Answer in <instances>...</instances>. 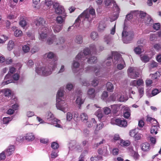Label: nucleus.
<instances>
[{
  "mask_svg": "<svg viewBox=\"0 0 161 161\" xmlns=\"http://www.w3.org/2000/svg\"><path fill=\"white\" fill-rule=\"evenodd\" d=\"M63 17L61 16H58L56 18L57 23L59 24H61L64 22V18L65 16H63Z\"/></svg>",
  "mask_w": 161,
  "mask_h": 161,
  "instance_id": "a18cd8bd",
  "label": "nucleus"
},
{
  "mask_svg": "<svg viewBox=\"0 0 161 161\" xmlns=\"http://www.w3.org/2000/svg\"><path fill=\"white\" fill-rule=\"evenodd\" d=\"M136 11V16H137V14H138L139 16L141 19H143L144 18H145L147 14L145 12L143 11Z\"/></svg>",
  "mask_w": 161,
  "mask_h": 161,
  "instance_id": "79ce46f5",
  "label": "nucleus"
},
{
  "mask_svg": "<svg viewBox=\"0 0 161 161\" xmlns=\"http://www.w3.org/2000/svg\"><path fill=\"white\" fill-rule=\"evenodd\" d=\"M51 147L53 149H57L59 147L58 144V143L53 142L52 143Z\"/></svg>",
  "mask_w": 161,
  "mask_h": 161,
  "instance_id": "0e129e2a",
  "label": "nucleus"
},
{
  "mask_svg": "<svg viewBox=\"0 0 161 161\" xmlns=\"http://www.w3.org/2000/svg\"><path fill=\"white\" fill-rule=\"evenodd\" d=\"M80 118L81 121L84 122L87 121L88 119V115L85 113H82L80 114Z\"/></svg>",
  "mask_w": 161,
  "mask_h": 161,
  "instance_id": "473e14b6",
  "label": "nucleus"
},
{
  "mask_svg": "<svg viewBox=\"0 0 161 161\" xmlns=\"http://www.w3.org/2000/svg\"><path fill=\"white\" fill-rule=\"evenodd\" d=\"M115 1L114 0H106L105 1V6L108 8L111 4L113 5L115 3Z\"/></svg>",
  "mask_w": 161,
  "mask_h": 161,
  "instance_id": "de8ad7c7",
  "label": "nucleus"
},
{
  "mask_svg": "<svg viewBox=\"0 0 161 161\" xmlns=\"http://www.w3.org/2000/svg\"><path fill=\"white\" fill-rule=\"evenodd\" d=\"M95 115L98 118L99 120L101 119L103 117V114L101 109H99L95 113Z\"/></svg>",
  "mask_w": 161,
  "mask_h": 161,
  "instance_id": "f704fd0d",
  "label": "nucleus"
},
{
  "mask_svg": "<svg viewBox=\"0 0 161 161\" xmlns=\"http://www.w3.org/2000/svg\"><path fill=\"white\" fill-rule=\"evenodd\" d=\"M12 30L14 31V35L15 36L18 37L22 36L23 33L21 31L17 29V28L16 26H13L12 28Z\"/></svg>",
  "mask_w": 161,
  "mask_h": 161,
  "instance_id": "4be33fe9",
  "label": "nucleus"
},
{
  "mask_svg": "<svg viewBox=\"0 0 161 161\" xmlns=\"http://www.w3.org/2000/svg\"><path fill=\"white\" fill-rule=\"evenodd\" d=\"M120 105L119 104H114L111 105V108L113 112L116 113L120 109Z\"/></svg>",
  "mask_w": 161,
  "mask_h": 161,
  "instance_id": "c9c22d12",
  "label": "nucleus"
},
{
  "mask_svg": "<svg viewBox=\"0 0 161 161\" xmlns=\"http://www.w3.org/2000/svg\"><path fill=\"white\" fill-rule=\"evenodd\" d=\"M104 41L108 45H110L112 43V38L109 35H106L104 37Z\"/></svg>",
  "mask_w": 161,
  "mask_h": 161,
  "instance_id": "bb28decb",
  "label": "nucleus"
},
{
  "mask_svg": "<svg viewBox=\"0 0 161 161\" xmlns=\"http://www.w3.org/2000/svg\"><path fill=\"white\" fill-rule=\"evenodd\" d=\"M76 142L75 141H72L69 144V150H72L73 149L76 148L75 145Z\"/></svg>",
  "mask_w": 161,
  "mask_h": 161,
  "instance_id": "4d7b16f0",
  "label": "nucleus"
},
{
  "mask_svg": "<svg viewBox=\"0 0 161 161\" xmlns=\"http://www.w3.org/2000/svg\"><path fill=\"white\" fill-rule=\"evenodd\" d=\"M136 11H131L126 15L124 22L125 25H127L128 24H130V21L129 20L132 19L134 15L136 16Z\"/></svg>",
  "mask_w": 161,
  "mask_h": 161,
  "instance_id": "2eb2a0df",
  "label": "nucleus"
},
{
  "mask_svg": "<svg viewBox=\"0 0 161 161\" xmlns=\"http://www.w3.org/2000/svg\"><path fill=\"white\" fill-rule=\"evenodd\" d=\"M14 150L15 147L14 146L11 145L9 146L4 151L7 156H9L14 153Z\"/></svg>",
  "mask_w": 161,
  "mask_h": 161,
  "instance_id": "412c9836",
  "label": "nucleus"
},
{
  "mask_svg": "<svg viewBox=\"0 0 161 161\" xmlns=\"http://www.w3.org/2000/svg\"><path fill=\"white\" fill-rule=\"evenodd\" d=\"M111 123L112 124L116 125L120 127H125L127 125V122L123 119H112Z\"/></svg>",
  "mask_w": 161,
  "mask_h": 161,
  "instance_id": "9d476101",
  "label": "nucleus"
},
{
  "mask_svg": "<svg viewBox=\"0 0 161 161\" xmlns=\"http://www.w3.org/2000/svg\"><path fill=\"white\" fill-rule=\"evenodd\" d=\"M91 161H98L102 160V157L101 156H96L92 157L90 158Z\"/></svg>",
  "mask_w": 161,
  "mask_h": 161,
  "instance_id": "3c124183",
  "label": "nucleus"
},
{
  "mask_svg": "<svg viewBox=\"0 0 161 161\" xmlns=\"http://www.w3.org/2000/svg\"><path fill=\"white\" fill-rule=\"evenodd\" d=\"M113 9L116 14H114V16L110 19L111 22H113L117 19L119 16V14L120 12V9L119 6L115 3L113 5Z\"/></svg>",
  "mask_w": 161,
  "mask_h": 161,
  "instance_id": "ddd939ff",
  "label": "nucleus"
},
{
  "mask_svg": "<svg viewBox=\"0 0 161 161\" xmlns=\"http://www.w3.org/2000/svg\"><path fill=\"white\" fill-rule=\"evenodd\" d=\"M45 57L46 56L49 59H52L54 58L53 61L55 62L58 60V58L56 55V54L52 52H50L46 53L45 54Z\"/></svg>",
  "mask_w": 161,
  "mask_h": 161,
  "instance_id": "6ab92c4d",
  "label": "nucleus"
},
{
  "mask_svg": "<svg viewBox=\"0 0 161 161\" xmlns=\"http://www.w3.org/2000/svg\"><path fill=\"white\" fill-rule=\"evenodd\" d=\"M160 75V73L158 72H157L154 74H151L150 75V76L151 78L153 79H155L158 77H159Z\"/></svg>",
  "mask_w": 161,
  "mask_h": 161,
  "instance_id": "864d4df0",
  "label": "nucleus"
},
{
  "mask_svg": "<svg viewBox=\"0 0 161 161\" xmlns=\"http://www.w3.org/2000/svg\"><path fill=\"white\" fill-rule=\"evenodd\" d=\"M80 93H80L79 95L77 96L75 101L79 108H80L81 105L83 103L84 101V100L82 98V95Z\"/></svg>",
  "mask_w": 161,
  "mask_h": 161,
  "instance_id": "aec40b11",
  "label": "nucleus"
},
{
  "mask_svg": "<svg viewBox=\"0 0 161 161\" xmlns=\"http://www.w3.org/2000/svg\"><path fill=\"white\" fill-rule=\"evenodd\" d=\"M55 40H56V36L53 34L51 37L48 38L47 39V43L48 45L55 44Z\"/></svg>",
  "mask_w": 161,
  "mask_h": 161,
  "instance_id": "a878e982",
  "label": "nucleus"
},
{
  "mask_svg": "<svg viewBox=\"0 0 161 161\" xmlns=\"http://www.w3.org/2000/svg\"><path fill=\"white\" fill-rule=\"evenodd\" d=\"M1 91L4 94L5 97H10L12 95L11 90L9 89L5 88L1 90Z\"/></svg>",
  "mask_w": 161,
  "mask_h": 161,
  "instance_id": "7c9ffc66",
  "label": "nucleus"
},
{
  "mask_svg": "<svg viewBox=\"0 0 161 161\" xmlns=\"http://www.w3.org/2000/svg\"><path fill=\"white\" fill-rule=\"evenodd\" d=\"M86 72H91L94 71L96 76H98L100 74V69L99 66L95 67L89 66L86 68Z\"/></svg>",
  "mask_w": 161,
  "mask_h": 161,
  "instance_id": "4468645a",
  "label": "nucleus"
},
{
  "mask_svg": "<svg viewBox=\"0 0 161 161\" xmlns=\"http://www.w3.org/2000/svg\"><path fill=\"white\" fill-rule=\"evenodd\" d=\"M86 48L88 49V51L90 53L89 54H88L86 57H85L84 56V60L85 58H88L87 61L88 63L90 64H92L96 63L97 62V58L94 57V56H91L90 55L91 52L88 48Z\"/></svg>",
  "mask_w": 161,
  "mask_h": 161,
  "instance_id": "f3484780",
  "label": "nucleus"
},
{
  "mask_svg": "<svg viewBox=\"0 0 161 161\" xmlns=\"http://www.w3.org/2000/svg\"><path fill=\"white\" fill-rule=\"evenodd\" d=\"M106 87L108 91L110 92L113 91L114 87L113 84L111 83L110 82H108L106 84Z\"/></svg>",
  "mask_w": 161,
  "mask_h": 161,
  "instance_id": "c03bdc74",
  "label": "nucleus"
},
{
  "mask_svg": "<svg viewBox=\"0 0 161 161\" xmlns=\"http://www.w3.org/2000/svg\"><path fill=\"white\" fill-rule=\"evenodd\" d=\"M134 51L136 54H139L141 53L142 51H143V50L139 47H136L134 49Z\"/></svg>",
  "mask_w": 161,
  "mask_h": 161,
  "instance_id": "052dcab7",
  "label": "nucleus"
},
{
  "mask_svg": "<svg viewBox=\"0 0 161 161\" xmlns=\"http://www.w3.org/2000/svg\"><path fill=\"white\" fill-rule=\"evenodd\" d=\"M87 94L88 97L90 98H93L96 95L95 89L93 88L89 89L88 90Z\"/></svg>",
  "mask_w": 161,
  "mask_h": 161,
  "instance_id": "cd10ccee",
  "label": "nucleus"
},
{
  "mask_svg": "<svg viewBox=\"0 0 161 161\" xmlns=\"http://www.w3.org/2000/svg\"><path fill=\"white\" fill-rule=\"evenodd\" d=\"M46 115L47 119L48 121L50 122L51 124L57 127L60 128L62 127L60 121L54 118V115L52 113L50 112H48Z\"/></svg>",
  "mask_w": 161,
  "mask_h": 161,
  "instance_id": "6e6552de",
  "label": "nucleus"
},
{
  "mask_svg": "<svg viewBox=\"0 0 161 161\" xmlns=\"http://www.w3.org/2000/svg\"><path fill=\"white\" fill-rule=\"evenodd\" d=\"M14 42L12 40H10L8 44V49L9 51L11 50L14 48Z\"/></svg>",
  "mask_w": 161,
  "mask_h": 161,
  "instance_id": "49530a36",
  "label": "nucleus"
},
{
  "mask_svg": "<svg viewBox=\"0 0 161 161\" xmlns=\"http://www.w3.org/2000/svg\"><path fill=\"white\" fill-rule=\"evenodd\" d=\"M75 41L77 44H81L82 42V37L81 35H78L76 36Z\"/></svg>",
  "mask_w": 161,
  "mask_h": 161,
  "instance_id": "a19ab883",
  "label": "nucleus"
},
{
  "mask_svg": "<svg viewBox=\"0 0 161 161\" xmlns=\"http://www.w3.org/2000/svg\"><path fill=\"white\" fill-rule=\"evenodd\" d=\"M13 118L9 117H5L3 119V121L4 124H7L9 121H11Z\"/></svg>",
  "mask_w": 161,
  "mask_h": 161,
  "instance_id": "603ef678",
  "label": "nucleus"
},
{
  "mask_svg": "<svg viewBox=\"0 0 161 161\" xmlns=\"http://www.w3.org/2000/svg\"><path fill=\"white\" fill-rule=\"evenodd\" d=\"M140 58L143 62L145 63L147 62L150 60L148 56L146 55H141L140 56Z\"/></svg>",
  "mask_w": 161,
  "mask_h": 161,
  "instance_id": "ea45409f",
  "label": "nucleus"
},
{
  "mask_svg": "<svg viewBox=\"0 0 161 161\" xmlns=\"http://www.w3.org/2000/svg\"><path fill=\"white\" fill-rule=\"evenodd\" d=\"M56 62H51L45 67H38L36 68V73L40 75L47 76L51 75L52 71L56 67Z\"/></svg>",
  "mask_w": 161,
  "mask_h": 161,
  "instance_id": "7ed1b4c3",
  "label": "nucleus"
},
{
  "mask_svg": "<svg viewBox=\"0 0 161 161\" xmlns=\"http://www.w3.org/2000/svg\"><path fill=\"white\" fill-rule=\"evenodd\" d=\"M55 12L58 14H62L63 16H66L64 9L62 6L58 3H55L53 4Z\"/></svg>",
  "mask_w": 161,
  "mask_h": 161,
  "instance_id": "9b49d317",
  "label": "nucleus"
},
{
  "mask_svg": "<svg viewBox=\"0 0 161 161\" xmlns=\"http://www.w3.org/2000/svg\"><path fill=\"white\" fill-rule=\"evenodd\" d=\"M119 143L120 145L122 146H127L130 144V142L129 141H124L123 140H119Z\"/></svg>",
  "mask_w": 161,
  "mask_h": 161,
  "instance_id": "4c0bfd02",
  "label": "nucleus"
},
{
  "mask_svg": "<svg viewBox=\"0 0 161 161\" xmlns=\"http://www.w3.org/2000/svg\"><path fill=\"white\" fill-rule=\"evenodd\" d=\"M144 22L146 24L150 25L153 23V21L150 15L147 14L144 19Z\"/></svg>",
  "mask_w": 161,
  "mask_h": 161,
  "instance_id": "c85d7f7f",
  "label": "nucleus"
},
{
  "mask_svg": "<svg viewBox=\"0 0 161 161\" xmlns=\"http://www.w3.org/2000/svg\"><path fill=\"white\" fill-rule=\"evenodd\" d=\"M25 139L28 141H31L34 140L35 138V136L33 133H28L26 134L25 136Z\"/></svg>",
  "mask_w": 161,
  "mask_h": 161,
  "instance_id": "393cba45",
  "label": "nucleus"
},
{
  "mask_svg": "<svg viewBox=\"0 0 161 161\" xmlns=\"http://www.w3.org/2000/svg\"><path fill=\"white\" fill-rule=\"evenodd\" d=\"M96 122L94 118H92L91 120L86 122V125L88 127L90 128L93 126L94 124H96Z\"/></svg>",
  "mask_w": 161,
  "mask_h": 161,
  "instance_id": "e433bc0d",
  "label": "nucleus"
},
{
  "mask_svg": "<svg viewBox=\"0 0 161 161\" xmlns=\"http://www.w3.org/2000/svg\"><path fill=\"white\" fill-rule=\"evenodd\" d=\"M90 48L92 52L93 53H96L97 49L95 45L93 44H92L90 45Z\"/></svg>",
  "mask_w": 161,
  "mask_h": 161,
  "instance_id": "e2e57ef3",
  "label": "nucleus"
},
{
  "mask_svg": "<svg viewBox=\"0 0 161 161\" xmlns=\"http://www.w3.org/2000/svg\"><path fill=\"white\" fill-rule=\"evenodd\" d=\"M22 50L25 53H27L30 51V48L29 46L25 45L22 47Z\"/></svg>",
  "mask_w": 161,
  "mask_h": 161,
  "instance_id": "680f3d73",
  "label": "nucleus"
},
{
  "mask_svg": "<svg viewBox=\"0 0 161 161\" xmlns=\"http://www.w3.org/2000/svg\"><path fill=\"white\" fill-rule=\"evenodd\" d=\"M35 24L36 26L41 25V27L39 30V39L41 41L43 40L47 36V33L50 32L51 31L48 30V28L45 27L46 21L43 18L40 17L36 19L35 22Z\"/></svg>",
  "mask_w": 161,
  "mask_h": 161,
  "instance_id": "f03ea898",
  "label": "nucleus"
},
{
  "mask_svg": "<svg viewBox=\"0 0 161 161\" xmlns=\"http://www.w3.org/2000/svg\"><path fill=\"white\" fill-rule=\"evenodd\" d=\"M127 25H125L122 33V40L124 43H128L132 40L134 36L133 33L127 29Z\"/></svg>",
  "mask_w": 161,
  "mask_h": 161,
  "instance_id": "0eeeda50",
  "label": "nucleus"
},
{
  "mask_svg": "<svg viewBox=\"0 0 161 161\" xmlns=\"http://www.w3.org/2000/svg\"><path fill=\"white\" fill-rule=\"evenodd\" d=\"M66 120L68 121H70L73 118V114L70 112H68L66 114Z\"/></svg>",
  "mask_w": 161,
  "mask_h": 161,
  "instance_id": "5fc2aeb1",
  "label": "nucleus"
},
{
  "mask_svg": "<svg viewBox=\"0 0 161 161\" xmlns=\"http://www.w3.org/2000/svg\"><path fill=\"white\" fill-rule=\"evenodd\" d=\"M15 70L16 69L14 67H10L9 68V72L5 76L4 78V80H7V79H9L10 76L11 75L15 72Z\"/></svg>",
  "mask_w": 161,
  "mask_h": 161,
  "instance_id": "2f4dec72",
  "label": "nucleus"
},
{
  "mask_svg": "<svg viewBox=\"0 0 161 161\" xmlns=\"http://www.w3.org/2000/svg\"><path fill=\"white\" fill-rule=\"evenodd\" d=\"M107 27V24L104 21H101L99 24L98 31L100 32L103 31Z\"/></svg>",
  "mask_w": 161,
  "mask_h": 161,
  "instance_id": "5701e85b",
  "label": "nucleus"
},
{
  "mask_svg": "<svg viewBox=\"0 0 161 161\" xmlns=\"http://www.w3.org/2000/svg\"><path fill=\"white\" fill-rule=\"evenodd\" d=\"M158 127L156 125L152 127L150 129V132L152 134H156L158 133Z\"/></svg>",
  "mask_w": 161,
  "mask_h": 161,
  "instance_id": "37998d69",
  "label": "nucleus"
},
{
  "mask_svg": "<svg viewBox=\"0 0 161 161\" xmlns=\"http://www.w3.org/2000/svg\"><path fill=\"white\" fill-rule=\"evenodd\" d=\"M112 55L114 56L113 63L114 64H118L117 68L119 70H121L125 67V63L119 53L116 51L111 52Z\"/></svg>",
  "mask_w": 161,
  "mask_h": 161,
  "instance_id": "423d86ee",
  "label": "nucleus"
},
{
  "mask_svg": "<svg viewBox=\"0 0 161 161\" xmlns=\"http://www.w3.org/2000/svg\"><path fill=\"white\" fill-rule=\"evenodd\" d=\"M19 78V75L17 73L14 74L12 76H10L9 79L7 80H4L2 84L3 85H7L12 82H14V81L18 80Z\"/></svg>",
  "mask_w": 161,
  "mask_h": 161,
  "instance_id": "f8f14e48",
  "label": "nucleus"
},
{
  "mask_svg": "<svg viewBox=\"0 0 161 161\" xmlns=\"http://www.w3.org/2000/svg\"><path fill=\"white\" fill-rule=\"evenodd\" d=\"M139 93L140 96V98L144 94V88L143 87L141 86L138 88Z\"/></svg>",
  "mask_w": 161,
  "mask_h": 161,
  "instance_id": "69168bd1",
  "label": "nucleus"
},
{
  "mask_svg": "<svg viewBox=\"0 0 161 161\" xmlns=\"http://www.w3.org/2000/svg\"><path fill=\"white\" fill-rule=\"evenodd\" d=\"M113 58L114 56L112 55L111 53L110 55H108L105 61V63L107 66H109L111 64V60L113 61Z\"/></svg>",
  "mask_w": 161,
  "mask_h": 161,
  "instance_id": "72a5a7b5",
  "label": "nucleus"
},
{
  "mask_svg": "<svg viewBox=\"0 0 161 161\" xmlns=\"http://www.w3.org/2000/svg\"><path fill=\"white\" fill-rule=\"evenodd\" d=\"M58 151L57 150L53 151L50 155L51 158H56L58 156Z\"/></svg>",
  "mask_w": 161,
  "mask_h": 161,
  "instance_id": "6e6d98bb",
  "label": "nucleus"
},
{
  "mask_svg": "<svg viewBox=\"0 0 161 161\" xmlns=\"http://www.w3.org/2000/svg\"><path fill=\"white\" fill-rule=\"evenodd\" d=\"M141 150L144 152H148L150 150L151 147L149 143L145 142L141 145Z\"/></svg>",
  "mask_w": 161,
  "mask_h": 161,
  "instance_id": "a211bd4d",
  "label": "nucleus"
},
{
  "mask_svg": "<svg viewBox=\"0 0 161 161\" xmlns=\"http://www.w3.org/2000/svg\"><path fill=\"white\" fill-rule=\"evenodd\" d=\"M53 2L51 0H45V4L46 6L49 7L52 5Z\"/></svg>",
  "mask_w": 161,
  "mask_h": 161,
  "instance_id": "774afa93",
  "label": "nucleus"
},
{
  "mask_svg": "<svg viewBox=\"0 0 161 161\" xmlns=\"http://www.w3.org/2000/svg\"><path fill=\"white\" fill-rule=\"evenodd\" d=\"M103 126V123H101L99 124H97L96 126L95 130L98 131L101 129Z\"/></svg>",
  "mask_w": 161,
  "mask_h": 161,
  "instance_id": "338daca9",
  "label": "nucleus"
},
{
  "mask_svg": "<svg viewBox=\"0 0 161 161\" xmlns=\"http://www.w3.org/2000/svg\"><path fill=\"white\" fill-rule=\"evenodd\" d=\"M63 25H58V24H54L53 25L52 29L54 33L59 32L62 29Z\"/></svg>",
  "mask_w": 161,
  "mask_h": 161,
  "instance_id": "b1692460",
  "label": "nucleus"
},
{
  "mask_svg": "<svg viewBox=\"0 0 161 161\" xmlns=\"http://www.w3.org/2000/svg\"><path fill=\"white\" fill-rule=\"evenodd\" d=\"M90 36L92 40H95L98 38V35L97 32L95 31H92L91 33Z\"/></svg>",
  "mask_w": 161,
  "mask_h": 161,
  "instance_id": "58836bf2",
  "label": "nucleus"
},
{
  "mask_svg": "<svg viewBox=\"0 0 161 161\" xmlns=\"http://www.w3.org/2000/svg\"><path fill=\"white\" fill-rule=\"evenodd\" d=\"M128 76L132 79H136L139 77V74L137 71L136 68L134 67H130L127 69Z\"/></svg>",
  "mask_w": 161,
  "mask_h": 161,
  "instance_id": "1a4fd4ad",
  "label": "nucleus"
},
{
  "mask_svg": "<svg viewBox=\"0 0 161 161\" xmlns=\"http://www.w3.org/2000/svg\"><path fill=\"white\" fill-rule=\"evenodd\" d=\"M88 48H85L83 52H80L76 56L75 60L73 61L72 64L71 68L74 73H76L77 71V69L79 66V64L78 61L80 59L84 60V55L86 57L89 53Z\"/></svg>",
  "mask_w": 161,
  "mask_h": 161,
  "instance_id": "39448f33",
  "label": "nucleus"
},
{
  "mask_svg": "<svg viewBox=\"0 0 161 161\" xmlns=\"http://www.w3.org/2000/svg\"><path fill=\"white\" fill-rule=\"evenodd\" d=\"M147 122H151L153 121L154 122V124L157 125L158 124V122L157 121V120L154 118H153L150 117L149 116H147Z\"/></svg>",
  "mask_w": 161,
  "mask_h": 161,
  "instance_id": "bf43d9fd",
  "label": "nucleus"
},
{
  "mask_svg": "<svg viewBox=\"0 0 161 161\" xmlns=\"http://www.w3.org/2000/svg\"><path fill=\"white\" fill-rule=\"evenodd\" d=\"M130 154L135 160H136L139 159L140 156L138 153L137 152L134 151L133 148L130 150Z\"/></svg>",
  "mask_w": 161,
  "mask_h": 161,
  "instance_id": "c756f323",
  "label": "nucleus"
},
{
  "mask_svg": "<svg viewBox=\"0 0 161 161\" xmlns=\"http://www.w3.org/2000/svg\"><path fill=\"white\" fill-rule=\"evenodd\" d=\"M130 136L133 137L135 140H139L142 138V134L136 131V129L130 130L129 132Z\"/></svg>",
  "mask_w": 161,
  "mask_h": 161,
  "instance_id": "dca6fc26",
  "label": "nucleus"
},
{
  "mask_svg": "<svg viewBox=\"0 0 161 161\" xmlns=\"http://www.w3.org/2000/svg\"><path fill=\"white\" fill-rule=\"evenodd\" d=\"M153 47L157 51H159L161 50V43L154 44Z\"/></svg>",
  "mask_w": 161,
  "mask_h": 161,
  "instance_id": "13d9d810",
  "label": "nucleus"
},
{
  "mask_svg": "<svg viewBox=\"0 0 161 161\" xmlns=\"http://www.w3.org/2000/svg\"><path fill=\"white\" fill-rule=\"evenodd\" d=\"M95 17V11L92 8H89L85 10L77 18L74 24V26L78 28L83 23L84 21L90 23Z\"/></svg>",
  "mask_w": 161,
  "mask_h": 161,
  "instance_id": "f257e3e1",
  "label": "nucleus"
},
{
  "mask_svg": "<svg viewBox=\"0 0 161 161\" xmlns=\"http://www.w3.org/2000/svg\"><path fill=\"white\" fill-rule=\"evenodd\" d=\"M64 88L61 87L58 90L56 96V106L58 109L65 112L67 108V105L65 101L62 99L64 95Z\"/></svg>",
  "mask_w": 161,
  "mask_h": 161,
  "instance_id": "20e7f679",
  "label": "nucleus"
},
{
  "mask_svg": "<svg viewBox=\"0 0 161 161\" xmlns=\"http://www.w3.org/2000/svg\"><path fill=\"white\" fill-rule=\"evenodd\" d=\"M158 66V64L154 61H153L149 64V67L150 69L157 67Z\"/></svg>",
  "mask_w": 161,
  "mask_h": 161,
  "instance_id": "09e8293b",
  "label": "nucleus"
},
{
  "mask_svg": "<svg viewBox=\"0 0 161 161\" xmlns=\"http://www.w3.org/2000/svg\"><path fill=\"white\" fill-rule=\"evenodd\" d=\"M128 99V97L126 95H122L119 97V100L120 102H125Z\"/></svg>",
  "mask_w": 161,
  "mask_h": 161,
  "instance_id": "8fccbe9b",
  "label": "nucleus"
}]
</instances>
